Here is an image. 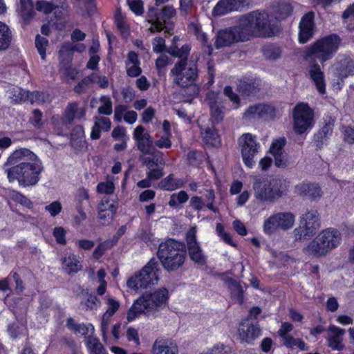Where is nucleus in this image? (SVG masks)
Listing matches in <instances>:
<instances>
[{
    "label": "nucleus",
    "mask_w": 354,
    "mask_h": 354,
    "mask_svg": "<svg viewBox=\"0 0 354 354\" xmlns=\"http://www.w3.org/2000/svg\"><path fill=\"white\" fill-rule=\"evenodd\" d=\"M138 149L142 153L148 154L151 149V140L149 133H146V137L136 140Z\"/></svg>",
    "instance_id": "50"
},
{
    "label": "nucleus",
    "mask_w": 354,
    "mask_h": 354,
    "mask_svg": "<svg viewBox=\"0 0 354 354\" xmlns=\"http://www.w3.org/2000/svg\"><path fill=\"white\" fill-rule=\"evenodd\" d=\"M8 333L12 339H16L22 334V328L17 323H11L8 326Z\"/></svg>",
    "instance_id": "64"
},
{
    "label": "nucleus",
    "mask_w": 354,
    "mask_h": 354,
    "mask_svg": "<svg viewBox=\"0 0 354 354\" xmlns=\"http://www.w3.org/2000/svg\"><path fill=\"white\" fill-rule=\"evenodd\" d=\"M198 68L196 64H192V66L186 68L183 72V84H176V85L184 88L185 92H191L189 93L190 100H192L193 97L196 96L198 93V88L194 84L195 81L198 77Z\"/></svg>",
    "instance_id": "19"
},
{
    "label": "nucleus",
    "mask_w": 354,
    "mask_h": 354,
    "mask_svg": "<svg viewBox=\"0 0 354 354\" xmlns=\"http://www.w3.org/2000/svg\"><path fill=\"white\" fill-rule=\"evenodd\" d=\"M82 295L84 299L80 302V305L83 306V309H85L86 310H93L97 308V306L100 304V301L95 294L90 292L89 289L86 288L82 290Z\"/></svg>",
    "instance_id": "32"
},
{
    "label": "nucleus",
    "mask_w": 354,
    "mask_h": 354,
    "mask_svg": "<svg viewBox=\"0 0 354 354\" xmlns=\"http://www.w3.org/2000/svg\"><path fill=\"white\" fill-rule=\"evenodd\" d=\"M156 254L165 270L176 271L185 263L186 246L184 243L174 239H167L159 244Z\"/></svg>",
    "instance_id": "5"
},
{
    "label": "nucleus",
    "mask_w": 354,
    "mask_h": 354,
    "mask_svg": "<svg viewBox=\"0 0 354 354\" xmlns=\"http://www.w3.org/2000/svg\"><path fill=\"white\" fill-rule=\"evenodd\" d=\"M191 50V46L186 44L178 48L177 46H174L169 48L167 52L174 57L182 59L183 57L188 58Z\"/></svg>",
    "instance_id": "43"
},
{
    "label": "nucleus",
    "mask_w": 354,
    "mask_h": 354,
    "mask_svg": "<svg viewBox=\"0 0 354 354\" xmlns=\"http://www.w3.org/2000/svg\"><path fill=\"white\" fill-rule=\"evenodd\" d=\"M339 232L335 228L322 230L307 246L309 254L319 257L337 248L341 241Z\"/></svg>",
    "instance_id": "8"
},
{
    "label": "nucleus",
    "mask_w": 354,
    "mask_h": 354,
    "mask_svg": "<svg viewBox=\"0 0 354 354\" xmlns=\"http://www.w3.org/2000/svg\"><path fill=\"white\" fill-rule=\"evenodd\" d=\"M223 94L227 97L233 104L239 106L241 104L240 97L237 93L234 92L233 88L231 86H225L223 89Z\"/></svg>",
    "instance_id": "61"
},
{
    "label": "nucleus",
    "mask_w": 354,
    "mask_h": 354,
    "mask_svg": "<svg viewBox=\"0 0 354 354\" xmlns=\"http://www.w3.org/2000/svg\"><path fill=\"white\" fill-rule=\"evenodd\" d=\"M189 27H192L194 31V34L196 37V39L199 41L203 47H207L209 51L212 50L211 44L209 43V39L207 35L202 31L201 25L194 22H192Z\"/></svg>",
    "instance_id": "37"
},
{
    "label": "nucleus",
    "mask_w": 354,
    "mask_h": 354,
    "mask_svg": "<svg viewBox=\"0 0 354 354\" xmlns=\"http://www.w3.org/2000/svg\"><path fill=\"white\" fill-rule=\"evenodd\" d=\"M186 242L189 259L199 266H205L207 263V258L196 240L194 230H190L188 232L186 235Z\"/></svg>",
    "instance_id": "16"
},
{
    "label": "nucleus",
    "mask_w": 354,
    "mask_h": 354,
    "mask_svg": "<svg viewBox=\"0 0 354 354\" xmlns=\"http://www.w3.org/2000/svg\"><path fill=\"white\" fill-rule=\"evenodd\" d=\"M108 308L104 313L102 318V331L103 334L105 333V329L109 319L112 317L119 309L120 303L113 298H109L107 300Z\"/></svg>",
    "instance_id": "34"
},
{
    "label": "nucleus",
    "mask_w": 354,
    "mask_h": 354,
    "mask_svg": "<svg viewBox=\"0 0 354 354\" xmlns=\"http://www.w3.org/2000/svg\"><path fill=\"white\" fill-rule=\"evenodd\" d=\"M247 40L252 38H270L279 32L278 26L271 22L265 10L250 12L240 18Z\"/></svg>",
    "instance_id": "4"
},
{
    "label": "nucleus",
    "mask_w": 354,
    "mask_h": 354,
    "mask_svg": "<svg viewBox=\"0 0 354 354\" xmlns=\"http://www.w3.org/2000/svg\"><path fill=\"white\" fill-rule=\"evenodd\" d=\"M130 10L137 16L144 13L143 2L141 0H127Z\"/></svg>",
    "instance_id": "62"
},
{
    "label": "nucleus",
    "mask_w": 354,
    "mask_h": 354,
    "mask_svg": "<svg viewBox=\"0 0 354 354\" xmlns=\"http://www.w3.org/2000/svg\"><path fill=\"white\" fill-rule=\"evenodd\" d=\"M241 21L237 26L219 30L215 37L214 46L216 49L230 46L238 43L247 41Z\"/></svg>",
    "instance_id": "11"
},
{
    "label": "nucleus",
    "mask_w": 354,
    "mask_h": 354,
    "mask_svg": "<svg viewBox=\"0 0 354 354\" xmlns=\"http://www.w3.org/2000/svg\"><path fill=\"white\" fill-rule=\"evenodd\" d=\"M52 234L57 243L61 245H65L67 243V231L65 230L64 227H55L53 230Z\"/></svg>",
    "instance_id": "51"
},
{
    "label": "nucleus",
    "mask_w": 354,
    "mask_h": 354,
    "mask_svg": "<svg viewBox=\"0 0 354 354\" xmlns=\"http://www.w3.org/2000/svg\"><path fill=\"white\" fill-rule=\"evenodd\" d=\"M43 113L39 109L32 111V116L29 118V122L36 129H40L44 127Z\"/></svg>",
    "instance_id": "53"
},
{
    "label": "nucleus",
    "mask_w": 354,
    "mask_h": 354,
    "mask_svg": "<svg viewBox=\"0 0 354 354\" xmlns=\"http://www.w3.org/2000/svg\"><path fill=\"white\" fill-rule=\"evenodd\" d=\"M262 334V330L257 324L241 322L238 328V336L241 343L252 344Z\"/></svg>",
    "instance_id": "18"
},
{
    "label": "nucleus",
    "mask_w": 354,
    "mask_h": 354,
    "mask_svg": "<svg viewBox=\"0 0 354 354\" xmlns=\"http://www.w3.org/2000/svg\"><path fill=\"white\" fill-rule=\"evenodd\" d=\"M290 185V182L286 178L264 175L255 177L252 188L257 200L273 203L287 195Z\"/></svg>",
    "instance_id": "3"
},
{
    "label": "nucleus",
    "mask_w": 354,
    "mask_h": 354,
    "mask_svg": "<svg viewBox=\"0 0 354 354\" xmlns=\"http://www.w3.org/2000/svg\"><path fill=\"white\" fill-rule=\"evenodd\" d=\"M293 131L297 135L306 134L315 124V111L308 103L299 102L292 109Z\"/></svg>",
    "instance_id": "9"
},
{
    "label": "nucleus",
    "mask_w": 354,
    "mask_h": 354,
    "mask_svg": "<svg viewBox=\"0 0 354 354\" xmlns=\"http://www.w3.org/2000/svg\"><path fill=\"white\" fill-rule=\"evenodd\" d=\"M169 299V290L165 287L145 292L133 301L128 310L127 319L131 322L141 315L155 319L168 306Z\"/></svg>",
    "instance_id": "2"
},
{
    "label": "nucleus",
    "mask_w": 354,
    "mask_h": 354,
    "mask_svg": "<svg viewBox=\"0 0 354 354\" xmlns=\"http://www.w3.org/2000/svg\"><path fill=\"white\" fill-rule=\"evenodd\" d=\"M20 15L23 20L29 21L35 16L32 0H20Z\"/></svg>",
    "instance_id": "36"
},
{
    "label": "nucleus",
    "mask_w": 354,
    "mask_h": 354,
    "mask_svg": "<svg viewBox=\"0 0 354 354\" xmlns=\"http://www.w3.org/2000/svg\"><path fill=\"white\" fill-rule=\"evenodd\" d=\"M13 41V34L10 27L0 21V52L10 48Z\"/></svg>",
    "instance_id": "29"
},
{
    "label": "nucleus",
    "mask_w": 354,
    "mask_h": 354,
    "mask_svg": "<svg viewBox=\"0 0 354 354\" xmlns=\"http://www.w3.org/2000/svg\"><path fill=\"white\" fill-rule=\"evenodd\" d=\"M335 124V118L328 115L323 118V122L320 124L319 128L314 133L313 142L317 149H321L324 145L328 143L330 137L333 135Z\"/></svg>",
    "instance_id": "14"
},
{
    "label": "nucleus",
    "mask_w": 354,
    "mask_h": 354,
    "mask_svg": "<svg viewBox=\"0 0 354 354\" xmlns=\"http://www.w3.org/2000/svg\"><path fill=\"white\" fill-rule=\"evenodd\" d=\"M276 109L269 104H258L250 106L244 115L246 117L257 115L259 118H269L274 119L276 117Z\"/></svg>",
    "instance_id": "23"
},
{
    "label": "nucleus",
    "mask_w": 354,
    "mask_h": 354,
    "mask_svg": "<svg viewBox=\"0 0 354 354\" xmlns=\"http://www.w3.org/2000/svg\"><path fill=\"white\" fill-rule=\"evenodd\" d=\"M100 101L102 105L99 106L97 109L98 113L110 115L113 112V104L111 99L108 96L104 95L100 97Z\"/></svg>",
    "instance_id": "52"
},
{
    "label": "nucleus",
    "mask_w": 354,
    "mask_h": 354,
    "mask_svg": "<svg viewBox=\"0 0 354 354\" xmlns=\"http://www.w3.org/2000/svg\"><path fill=\"white\" fill-rule=\"evenodd\" d=\"M259 81L253 77H243L239 80L237 91L244 98L255 97L260 91Z\"/></svg>",
    "instance_id": "21"
},
{
    "label": "nucleus",
    "mask_w": 354,
    "mask_h": 354,
    "mask_svg": "<svg viewBox=\"0 0 354 354\" xmlns=\"http://www.w3.org/2000/svg\"><path fill=\"white\" fill-rule=\"evenodd\" d=\"M187 57L180 59L175 64L173 68L171 70V75L174 77L175 84H183V72L186 69L187 65Z\"/></svg>",
    "instance_id": "35"
},
{
    "label": "nucleus",
    "mask_w": 354,
    "mask_h": 354,
    "mask_svg": "<svg viewBox=\"0 0 354 354\" xmlns=\"http://www.w3.org/2000/svg\"><path fill=\"white\" fill-rule=\"evenodd\" d=\"M115 185L112 181L100 182L97 184L96 191L98 194H105L107 195L114 192Z\"/></svg>",
    "instance_id": "59"
},
{
    "label": "nucleus",
    "mask_w": 354,
    "mask_h": 354,
    "mask_svg": "<svg viewBox=\"0 0 354 354\" xmlns=\"http://www.w3.org/2000/svg\"><path fill=\"white\" fill-rule=\"evenodd\" d=\"M295 223V216L291 212H277L272 214L263 223V232L267 235H272L277 231L290 229Z\"/></svg>",
    "instance_id": "12"
},
{
    "label": "nucleus",
    "mask_w": 354,
    "mask_h": 354,
    "mask_svg": "<svg viewBox=\"0 0 354 354\" xmlns=\"http://www.w3.org/2000/svg\"><path fill=\"white\" fill-rule=\"evenodd\" d=\"M77 102H69L64 111V118L68 123L73 122L75 118L81 119L84 117L86 111L84 109H79Z\"/></svg>",
    "instance_id": "31"
},
{
    "label": "nucleus",
    "mask_w": 354,
    "mask_h": 354,
    "mask_svg": "<svg viewBox=\"0 0 354 354\" xmlns=\"http://www.w3.org/2000/svg\"><path fill=\"white\" fill-rule=\"evenodd\" d=\"M286 145V139L284 137H281L272 141L270 147V153L273 156L281 154L283 153V147Z\"/></svg>",
    "instance_id": "49"
},
{
    "label": "nucleus",
    "mask_w": 354,
    "mask_h": 354,
    "mask_svg": "<svg viewBox=\"0 0 354 354\" xmlns=\"http://www.w3.org/2000/svg\"><path fill=\"white\" fill-rule=\"evenodd\" d=\"M342 337L330 335L327 339L328 346L333 351H341L344 348Z\"/></svg>",
    "instance_id": "58"
},
{
    "label": "nucleus",
    "mask_w": 354,
    "mask_h": 354,
    "mask_svg": "<svg viewBox=\"0 0 354 354\" xmlns=\"http://www.w3.org/2000/svg\"><path fill=\"white\" fill-rule=\"evenodd\" d=\"M250 0H220L213 9L214 15H225L249 6Z\"/></svg>",
    "instance_id": "20"
},
{
    "label": "nucleus",
    "mask_w": 354,
    "mask_h": 354,
    "mask_svg": "<svg viewBox=\"0 0 354 354\" xmlns=\"http://www.w3.org/2000/svg\"><path fill=\"white\" fill-rule=\"evenodd\" d=\"M189 199L187 193L181 190L177 194H173L168 202V205L171 207H179L180 205L185 203Z\"/></svg>",
    "instance_id": "41"
},
{
    "label": "nucleus",
    "mask_w": 354,
    "mask_h": 354,
    "mask_svg": "<svg viewBox=\"0 0 354 354\" xmlns=\"http://www.w3.org/2000/svg\"><path fill=\"white\" fill-rule=\"evenodd\" d=\"M354 75V60L349 57H345L337 62L335 67V76L338 84L343 86L344 80L348 76Z\"/></svg>",
    "instance_id": "22"
},
{
    "label": "nucleus",
    "mask_w": 354,
    "mask_h": 354,
    "mask_svg": "<svg viewBox=\"0 0 354 354\" xmlns=\"http://www.w3.org/2000/svg\"><path fill=\"white\" fill-rule=\"evenodd\" d=\"M113 22L121 35H124L129 33V26L127 24L120 9H118L115 12Z\"/></svg>",
    "instance_id": "40"
},
{
    "label": "nucleus",
    "mask_w": 354,
    "mask_h": 354,
    "mask_svg": "<svg viewBox=\"0 0 354 354\" xmlns=\"http://www.w3.org/2000/svg\"><path fill=\"white\" fill-rule=\"evenodd\" d=\"M124 64L127 76L137 77L142 74V70L140 67L141 62L139 55L135 51L130 50L128 52Z\"/></svg>",
    "instance_id": "25"
},
{
    "label": "nucleus",
    "mask_w": 354,
    "mask_h": 354,
    "mask_svg": "<svg viewBox=\"0 0 354 354\" xmlns=\"http://www.w3.org/2000/svg\"><path fill=\"white\" fill-rule=\"evenodd\" d=\"M241 152L244 165L248 168H252L254 166V156L260 148L257 138L251 133H245L240 138Z\"/></svg>",
    "instance_id": "13"
},
{
    "label": "nucleus",
    "mask_w": 354,
    "mask_h": 354,
    "mask_svg": "<svg viewBox=\"0 0 354 354\" xmlns=\"http://www.w3.org/2000/svg\"><path fill=\"white\" fill-rule=\"evenodd\" d=\"M48 44V41L46 38L41 37L40 35H37L35 37V47L37 49L39 54L42 59L46 58V46Z\"/></svg>",
    "instance_id": "55"
},
{
    "label": "nucleus",
    "mask_w": 354,
    "mask_h": 354,
    "mask_svg": "<svg viewBox=\"0 0 354 354\" xmlns=\"http://www.w3.org/2000/svg\"><path fill=\"white\" fill-rule=\"evenodd\" d=\"M174 174H169L158 183V188L163 191H174Z\"/></svg>",
    "instance_id": "54"
},
{
    "label": "nucleus",
    "mask_w": 354,
    "mask_h": 354,
    "mask_svg": "<svg viewBox=\"0 0 354 354\" xmlns=\"http://www.w3.org/2000/svg\"><path fill=\"white\" fill-rule=\"evenodd\" d=\"M113 245V244L109 240L100 243L93 252L92 256L93 259L95 260L100 259Z\"/></svg>",
    "instance_id": "48"
},
{
    "label": "nucleus",
    "mask_w": 354,
    "mask_h": 354,
    "mask_svg": "<svg viewBox=\"0 0 354 354\" xmlns=\"http://www.w3.org/2000/svg\"><path fill=\"white\" fill-rule=\"evenodd\" d=\"M86 346L89 350V354H107L104 346L98 338L95 337L88 340Z\"/></svg>",
    "instance_id": "45"
},
{
    "label": "nucleus",
    "mask_w": 354,
    "mask_h": 354,
    "mask_svg": "<svg viewBox=\"0 0 354 354\" xmlns=\"http://www.w3.org/2000/svg\"><path fill=\"white\" fill-rule=\"evenodd\" d=\"M153 354H178L176 344L163 339H156L152 346Z\"/></svg>",
    "instance_id": "28"
},
{
    "label": "nucleus",
    "mask_w": 354,
    "mask_h": 354,
    "mask_svg": "<svg viewBox=\"0 0 354 354\" xmlns=\"http://www.w3.org/2000/svg\"><path fill=\"white\" fill-rule=\"evenodd\" d=\"M262 52L266 59L276 60L281 57L282 49L275 44H270L264 46Z\"/></svg>",
    "instance_id": "39"
},
{
    "label": "nucleus",
    "mask_w": 354,
    "mask_h": 354,
    "mask_svg": "<svg viewBox=\"0 0 354 354\" xmlns=\"http://www.w3.org/2000/svg\"><path fill=\"white\" fill-rule=\"evenodd\" d=\"M342 42L340 37L331 33L319 38L312 44L306 51V57L317 59L322 64L331 59L337 52Z\"/></svg>",
    "instance_id": "6"
},
{
    "label": "nucleus",
    "mask_w": 354,
    "mask_h": 354,
    "mask_svg": "<svg viewBox=\"0 0 354 354\" xmlns=\"http://www.w3.org/2000/svg\"><path fill=\"white\" fill-rule=\"evenodd\" d=\"M186 159L189 165L198 167L203 161V153L197 150H191L186 155Z\"/></svg>",
    "instance_id": "44"
},
{
    "label": "nucleus",
    "mask_w": 354,
    "mask_h": 354,
    "mask_svg": "<svg viewBox=\"0 0 354 354\" xmlns=\"http://www.w3.org/2000/svg\"><path fill=\"white\" fill-rule=\"evenodd\" d=\"M295 193L300 196L316 199L322 196V189L318 184L302 182L295 186Z\"/></svg>",
    "instance_id": "26"
},
{
    "label": "nucleus",
    "mask_w": 354,
    "mask_h": 354,
    "mask_svg": "<svg viewBox=\"0 0 354 354\" xmlns=\"http://www.w3.org/2000/svg\"><path fill=\"white\" fill-rule=\"evenodd\" d=\"M57 6L50 1L44 0L37 1L36 3V9L45 15L50 14L56 9Z\"/></svg>",
    "instance_id": "56"
},
{
    "label": "nucleus",
    "mask_w": 354,
    "mask_h": 354,
    "mask_svg": "<svg viewBox=\"0 0 354 354\" xmlns=\"http://www.w3.org/2000/svg\"><path fill=\"white\" fill-rule=\"evenodd\" d=\"M160 272L158 261L151 258L139 272L128 279L127 286L134 290L147 289L158 283Z\"/></svg>",
    "instance_id": "7"
},
{
    "label": "nucleus",
    "mask_w": 354,
    "mask_h": 354,
    "mask_svg": "<svg viewBox=\"0 0 354 354\" xmlns=\"http://www.w3.org/2000/svg\"><path fill=\"white\" fill-rule=\"evenodd\" d=\"M29 151L27 149H17L8 158L3 167L10 183L17 180L19 185L27 187L35 185L39 180L43 170L41 164L22 161Z\"/></svg>",
    "instance_id": "1"
},
{
    "label": "nucleus",
    "mask_w": 354,
    "mask_h": 354,
    "mask_svg": "<svg viewBox=\"0 0 354 354\" xmlns=\"http://www.w3.org/2000/svg\"><path fill=\"white\" fill-rule=\"evenodd\" d=\"M95 73H92L86 77L81 80L73 88V91L75 93L81 94L83 93L86 88L89 86L90 84L95 82L94 80Z\"/></svg>",
    "instance_id": "47"
},
{
    "label": "nucleus",
    "mask_w": 354,
    "mask_h": 354,
    "mask_svg": "<svg viewBox=\"0 0 354 354\" xmlns=\"http://www.w3.org/2000/svg\"><path fill=\"white\" fill-rule=\"evenodd\" d=\"M49 94L46 91H30V101L31 104L35 102L37 104L44 103L49 100Z\"/></svg>",
    "instance_id": "57"
},
{
    "label": "nucleus",
    "mask_w": 354,
    "mask_h": 354,
    "mask_svg": "<svg viewBox=\"0 0 354 354\" xmlns=\"http://www.w3.org/2000/svg\"><path fill=\"white\" fill-rule=\"evenodd\" d=\"M293 12L292 5L286 1H279L273 7L274 17L278 21L287 19Z\"/></svg>",
    "instance_id": "30"
},
{
    "label": "nucleus",
    "mask_w": 354,
    "mask_h": 354,
    "mask_svg": "<svg viewBox=\"0 0 354 354\" xmlns=\"http://www.w3.org/2000/svg\"><path fill=\"white\" fill-rule=\"evenodd\" d=\"M117 206L113 203L109 204L108 207L100 208L98 212V218L101 225H108L113 221L117 212Z\"/></svg>",
    "instance_id": "33"
},
{
    "label": "nucleus",
    "mask_w": 354,
    "mask_h": 354,
    "mask_svg": "<svg viewBox=\"0 0 354 354\" xmlns=\"http://www.w3.org/2000/svg\"><path fill=\"white\" fill-rule=\"evenodd\" d=\"M176 10L172 6H165L159 12H156L155 17L156 19L159 21L161 19L162 22L166 23L167 20H169L176 15Z\"/></svg>",
    "instance_id": "46"
},
{
    "label": "nucleus",
    "mask_w": 354,
    "mask_h": 354,
    "mask_svg": "<svg viewBox=\"0 0 354 354\" xmlns=\"http://www.w3.org/2000/svg\"><path fill=\"white\" fill-rule=\"evenodd\" d=\"M203 141L207 145L215 146L219 142V136L216 129L214 127H207L201 132Z\"/></svg>",
    "instance_id": "38"
},
{
    "label": "nucleus",
    "mask_w": 354,
    "mask_h": 354,
    "mask_svg": "<svg viewBox=\"0 0 354 354\" xmlns=\"http://www.w3.org/2000/svg\"><path fill=\"white\" fill-rule=\"evenodd\" d=\"M66 327L75 335H86L88 333V328L84 324H77L72 317L66 319Z\"/></svg>",
    "instance_id": "42"
},
{
    "label": "nucleus",
    "mask_w": 354,
    "mask_h": 354,
    "mask_svg": "<svg viewBox=\"0 0 354 354\" xmlns=\"http://www.w3.org/2000/svg\"><path fill=\"white\" fill-rule=\"evenodd\" d=\"M308 73L318 92L322 95L325 94L326 82L324 73L322 71L320 66L315 60L310 64Z\"/></svg>",
    "instance_id": "24"
},
{
    "label": "nucleus",
    "mask_w": 354,
    "mask_h": 354,
    "mask_svg": "<svg viewBox=\"0 0 354 354\" xmlns=\"http://www.w3.org/2000/svg\"><path fill=\"white\" fill-rule=\"evenodd\" d=\"M165 39L162 37H156L153 40V50L156 53H161L167 51Z\"/></svg>",
    "instance_id": "63"
},
{
    "label": "nucleus",
    "mask_w": 354,
    "mask_h": 354,
    "mask_svg": "<svg viewBox=\"0 0 354 354\" xmlns=\"http://www.w3.org/2000/svg\"><path fill=\"white\" fill-rule=\"evenodd\" d=\"M62 268L68 274L78 272L82 268V262L73 252L66 254L61 259Z\"/></svg>",
    "instance_id": "27"
},
{
    "label": "nucleus",
    "mask_w": 354,
    "mask_h": 354,
    "mask_svg": "<svg viewBox=\"0 0 354 354\" xmlns=\"http://www.w3.org/2000/svg\"><path fill=\"white\" fill-rule=\"evenodd\" d=\"M319 214L317 210L306 212L301 218L300 226L294 230L295 241H304L310 239L319 227Z\"/></svg>",
    "instance_id": "10"
},
{
    "label": "nucleus",
    "mask_w": 354,
    "mask_h": 354,
    "mask_svg": "<svg viewBox=\"0 0 354 354\" xmlns=\"http://www.w3.org/2000/svg\"><path fill=\"white\" fill-rule=\"evenodd\" d=\"M210 114L212 120L216 124L220 123L223 120L224 112L216 104L210 106Z\"/></svg>",
    "instance_id": "60"
},
{
    "label": "nucleus",
    "mask_w": 354,
    "mask_h": 354,
    "mask_svg": "<svg viewBox=\"0 0 354 354\" xmlns=\"http://www.w3.org/2000/svg\"><path fill=\"white\" fill-rule=\"evenodd\" d=\"M293 328V325L290 322H285L281 323L277 333L282 339L283 346L288 348H293L296 346L300 351H308L309 347L301 338H295L290 334Z\"/></svg>",
    "instance_id": "15"
},
{
    "label": "nucleus",
    "mask_w": 354,
    "mask_h": 354,
    "mask_svg": "<svg viewBox=\"0 0 354 354\" xmlns=\"http://www.w3.org/2000/svg\"><path fill=\"white\" fill-rule=\"evenodd\" d=\"M315 27V12L309 11L305 13L299 24L298 40L300 44L307 43L313 37Z\"/></svg>",
    "instance_id": "17"
}]
</instances>
